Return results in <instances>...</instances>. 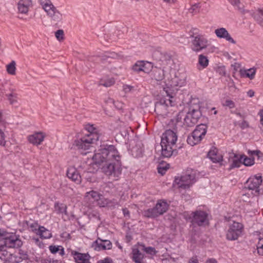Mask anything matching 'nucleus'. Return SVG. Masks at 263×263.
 Here are the masks:
<instances>
[{"instance_id": "7c9ffc66", "label": "nucleus", "mask_w": 263, "mask_h": 263, "mask_svg": "<svg viewBox=\"0 0 263 263\" xmlns=\"http://www.w3.org/2000/svg\"><path fill=\"white\" fill-rule=\"evenodd\" d=\"M100 195L96 191H90L87 192L85 196L86 200L89 201L90 202H93V201L98 200L100 199Z\"/></svg>"}, {"instance_id": "79ce46f5", "label": "nucleus", "mask_w": 263, "mask_h": 263, "mask_svg": "<svg viewBox=\"0 0 263 263\" xmlns=\"http://www.w3.org/2000/svg\"><path fill=\"white\" fill-rule=\"evenodd\" d=\"M192 116L191 114H188L186 117L184 118V122L187 126H192L194 124L197 119L196 118H193L192 120H190V118Z\"/></svg>"}, {"instance_id": "49530a36", "label": "nucleus", "mask_w": 263, "mask_h": 263, "mask_svg": "<svg viewBox=\"0 0 263 263\" xmlns=\"http://www.w3.org/2000/svg\"><path fill=\"white\" fill-rule=\"evenodd\" d=\"M248 154L251 155H255L258 159L263 160V154L259 151H249Z\"/></svg>"}, {"instance_id": "c03bdc74", "label": "nucleus", "mask_w": 263, "mask_h": 263, "mask_svg": "<svg viewBox=\"0 0 263 263\" xmlns=\"http://www.w3.org/2000/svg\"><path fill=\"white\" fill-rule=\"evenodd\" d=\"M64 31L62 29L58 30L55 32V36L56 39L60 42H61L63 41L64 37Z\"/></svg>"}, {"instance_id": "2eb2a0df", "label": "nucleus", "mask_w": 263, "mask_h": 263, "mask_svg": "<svg viewBox=\"0 0 263 263\" xmlns=\"http://www.w3.org/2000/svg\"><path fill=\"white\" fill-rule=\"evenodd\" d=\"M216 36L220 39H224L227 41L232 44H235L236 42L231 37L226 28L221 27L215 30Z\"/></svg>"}, {"instance_id": "1a4fd4ad", "label": "nucleus", "mask_w": 263, "mask_h": 263, "mask_svg": "<svg viewBox=\"0 0 263 263\" xmlns=\"http://www.w3.org/2000/svg\"><path fill=\"white\" fill-rule=\"evenodd\" d=\"M173 106V102L171 99L161 100L156 103L155 111L158 116L165 117L172 111Z\"/></svg>"}, {"instance_id": "f03ea898", "label": "nucleus", "mask_w": 263, "mask_h": 263, "mask_svg": "<svg viewBox=\"0 0 263 263\" xmlns=\"http://www.w3.org/2000/svg\"><path fill=\"white\" fill-rule=\"evenodd\" d=\"M170 126L172 129L166 130L161 136V154L164 157H170L174 151V147L177 140V126L174 121H172Z\"/></svg>"}, {"instance_id": "7ed1b4c3", "label": "nucleus", "mask_w": 263, "mask_h": 263, "mask_svg": "<svg viewBox=\"0 0 263 263\" xmlns=\"http://www.w3.org/2000/svg\"><path fill=\"white\" fill-rule=\"evenodd\" d=\"M173 64V61L170 57L162 55L160 59L155 62L154 67L151 71L150 77L152 80L156 81H163L166 73L171 70Z\"/></svg>"}, {"instance_id": "9d476101", "label": "nucleus", "mask_w": 263, "mask_h": 263, "mask_svg": "<svg viewBox=\"0 0 263 263\" xmlns=\"http://www.w3.org/2000/svg\"><path fill=\"white\" fill-rule=\"evenodd\" d=\"M0 237H4L6 247L9 248H18L22 245V241L14 234L8 233L0 229Z\"/></svg>"}, {"instance_id": "ddd939ff", "label": "nucleus", "mask_w": 263, "mask_h": 263, "mask_svg": "<svg viewBox=\"0 0 263 263\" xmlns=\"http://www.w3.org/2000/svg\"><path fill=\"white\" fill-rule=\"evenodd\" d=\"M262 182V177L260 174L251 176L248 179L247 182L248 183V188L250 190H255V192L258 193V187Z\"/></svg>"}, {"instance_id": "4d7b16f0", "label": "nucleus", "mask_w": 263, "mask_h": 263, "mask_svg": "<svg viewBox=\"0 0 263 263\" xmlns=\"http://www.w3.org/2000/svg\"><path fill=\"white\" fill-rule=\"evenodd\" d=\"M217 72L221 75H226V69L224 67H219L217 69Z\"/></svg>"}, {"instance_id": "6e6d98bb", "label": "nucleus", "mask_w": 263, "mask_h": 263, "mask_svg": "<svg viewBox=\"0 0 263 263\" xmlns=\"http://www.w3.org/2000/svg\"><path fill=\"white\" fill-rule=\"evenodd\" d=\"M6 247V243L4 237H0V251H2Z\"/></svg>"}, {"instance_id": "39448f33", "label": "nucleus", "mask_w": 263, "mask_h": 263, "mask_svg": "<svg viewBox=\"0 0 263 263\" xmlns=\"http://www.w3.org/2000/svg\"><path fill=\"white\" fill-rule=\"evenodd\" d=\"M168 208V204L166 201L160 200L154 208L145 211L144 215L147 217H156L166 212Z\"/></svg>"}, {"instance_id": "393cba45", "label": "nucleus", "mask_w": 263, "mask_h": 263, "mask_svg": "<svg viewBox=\"0 0 263 263\" xmlns=\"http://www.w3.org/2000/svg\"><path fill=\"white\" fill-rule=\"evenodd\" d=\"M40 4L47 14L54 10L56 8L50 0H40Z\"/></svg>"}, {"instance_id": "338daca9", "label": "nucleus", "mask_w": 263, "mask_h": 263, "mask_svg": "<svg viewBox=\"0 0 263 263\" xmlns=\"http://www.w3.org/2000/svg\"><path fill=\"white\" fill-rule=\"evenodd\" d=\"M189 263H199L196 258H192L189 260Z\"/></svg>"}, {"instance_id": "bb28decb", "label": "nucleus", "mask_w": 263, "mask_h": 263, "mask_svg": "<svg viewBox=\"0 0 263 263\" xmlns=\"http://www.w3.org/2000/svg\"><path fill=\"white\" fill-rule=\"evenodd\" d=\"M6 96L9 104L15 108H17L18 102L17 94L11 92Z\"/></svg>"}, {"instance_id": "6e6552de", "label": "nucleus", "mask_w": 263, "mask_h": 263, "mask_svg": "<svg viewBox=\"0 0 263 263\" xmlns=\"http://www.w3.org/2000/svg\"><path fill=\"white\" fill-rule=\"evenodd\" d=\"M243 226L239 222L230 221L226 237L228 240H235L241 235Z\"/></svg>"}, {"instance_id": "603ef678", "label": "nucleus", "mask_w": 263, "mask_h": 263, "mask_svg": "<svg viewBox=\"0 0 263 263\" xmlns=\"http://www.w3.org/2000/svg\"><path fill=\"white\" fill-rule=\"evenodd\" d=\"M6 143V141L5 140V134L4 132L0 129V145L4 146Z\"/></svg>"}, {"instance_id": "cd10ccee", "label": "nucleus", "mask_w": 263, "mask_h": 263, "mask_svg": "<svg viewBox=\"0 0 263 263\" xmlns=\"http://www.w3.org/2000/svg\"><path fill=\"white\" fill-rule=\"evenodd\" d=\"M193 132L202 140L206 133V127L204 124L199 125Z\"/></svg>"}, {"instance_id": "6ab92c4d", "label": "nucleus", "mask_w": 263, "mask_h": 263, "mask_svg": "<svg viewBox=\"0 0 263 263\" xmlns=\"http://www.w3.org/2000/svg\"><path fill=\"white\" fill-rule=\"evenodd\" d=\"M71 254L77 263H90V256L88 254H83L76 251H72Z\"/></svg>"}, {"instance_id": "f257e3e1", "label": "nucleus", "mask_w": 263, "mask_h": 263, "mask_svg": "<svg viewBox=\"0 0 263 263\" xmlns=\"http://www.w3.org/2000/svg\"><path fill=\"white\" fill-rule=\"evenodd\" d=\"M92 159L107 176L116 177L121 173L120 156L113 145L106 146L97 150Z\"/></svg>"}, {"instance_id": "423d86ee", "label": "nucleus", "mask_w": 263, "mask_h": 263, "mask_svg": "<svg viewBox=\"0 0 263 263\" xmlns=\"http://www.w3.org/2000/svg\"><path fill=\"white\" fill-rule=\"evenodd\" d=\"M190 219L193 226H205L209 224L208 215L203 211L197 210L193 212Z\"/></svg>"}, {"instance_id": "bf43d9fd", "label": "nucleus", "mask_w": 263, "mask_h": 263, "mask_svg": "<svg viewBox=\"0 0 263 263\" xmlns=\"http://www.w3.org/2000/svg\"><path fill=\"white\" fill-rule=\"evenodd\" d=\"M49 250L52 253H55L59 250V248L58 247L51 246H50Z\"/></svg>"}, {"instance_id": "b1692460", "label": "nucleus", "mask_w": 263, "mask_h": 263, "mask_svg": "<svg viewBox=\"0 0 263 263\" xmlns=\"http://www.w3.org/2000/svg\"><path fill=\"white\" fill-rule=\"evenodd\" d=\"M139 245L137 247L133 249V259L136 263H144L143 261L144 254L140 252Z\"/></svg>"}, {"instance_id": "5fc2aeb1", "label": "nucleus", "mask_w": 263, "mask_h": 263, "mask_svg": "<svg viewBox=\"0 0 263 263\" xmlns=\"http://www.w3.org/2000/svg\"><path fill=\"white\" fill-rule=\"evenodd\" d=\"M105 102L108 105L111 106V105H114V104H115L116 101L114 99L108 98L105 100Z\"/></svg>"}, {"instance_id": "864d4df0", "label": "nucleus", "mask_w": 263, "mask_h": 263, "mask_svg": "<svg viewBox=\"0 0 263 263\" xmlns=\"http://www.w3.org/2000/svg\"><path fill=\"white\" fill-rule=\"evenodd\" d=\"M97 263H112V260L109 257H106L103 259L100 260Z\"/></svg>"}, {"instance_id": "412c9836", "label": "nucleus", "mask_w": 263, "mask_h": 263, "mask_svg": "<svg viewBox=\"0 0 263 263\" xmlns=\"http://www.w3.org/2000/svg\"><path fill=\"white\" fill-rule=\"evenodd\" d=\"M243 157L236 155L234 154H230L229 158V162L231 164L230 168L238 167L240 166Z\"/></svg>"}, {"instance_id": "c85d7f7f", "label": "nucleus", "mask_w": 263, "mask_h": 263, "mask_svg": "<svg viewBox=\"0 0 263 263\" xmlns=\"http://www.w3.org/2000/svg\"><path fill=\"white\" fill-rule=\"evenodd\" d=\"M252 16L259 24L263 26V9L255 10L252 13Z\"/></svg>"}, {"instance_id": "5701e85b", "label": "nucleus", "mask_w": 263, "mask_h": 263, "mask_svg": "<svg viewBox=\"0 0 263 263\" xmlns=\"http://www.w3.org/2000/svg\"><path fill=\"white\" fill-rule=\"evenodd\" d=\"M209 158L213 162H220L222 160V155L218 152V149L215 148H212L208 153Z\"/></svg>"}, {"instance_id": "680f3d73", "label": "nucleus", "mask_w": 263, "mask_h": 263, "mask_svg": "<svg viewBox=\"0 0 263 263\" xmlns=\"http://www.w3.org/2000/svg\"><path fill=\"white\" fill-rule=\"evenodd\" d=\"M30 227L31 228H32V230L33 231H38V229H37V227H38V226H37V224H35V223H34V224H31L30 226Z\"/></svg>"}, {"instance_id": "c756f323", "label": "nucleus", "mask_w": 263, "mask_h": 263, "mask_svg": "<svg viewBox=\"0 0 263 263\" xmlns=\"http://www.w3.org/2000/svg\"><path fill=\"white\" fill-rule=\"evenodd\" d=\"M47 15L54 22H59L62 20V14L56 9L47 14Z\"/></svg>"}, {"instance_id": "a878e982", "label": "nucleus", "mask_w": 263, "mask_h": 263, "mask_svg": "<svg viewBox=\"0 0 263 263\" xmlns=\"http://www.w3.org/2000/svg\"><path fill=\"white\" fill-rule=\"evenodd\" d=\"M239 74L242 78H248L252 80L255 76L256 69L254 68H250L248 69H240Z\"/></svg>"}, {"instance_id": "58836bf2", "label": "nucleus", "mask_w": 263, "mask_h": 263, "mask_svg": "<svg viewBox=\"0 0 263 263\" xmlns=\"http://www.w3.org/2000/svg\"><path fill=\"white\" fill-rule=\"evenodd\" d=\"M229 2L234 7H237L238 10L242 13H245V10L243 7H240V0H228Z\"/></svg>"}, {"instance_id": "de8ad7c7", "label": "nucleus", "mask_w": 263, "mask_h": 263, "mask_svg": "<svg viewBox=\"0 0 263 263\" xmlns=\"http://www.w3.org/2000/svg\"><path fill=\"white\" fill-rule=\"evenodd\" d=\"M199 8V4H195L189 9V11L190 13L194 14L198 12Z\"/></svg>"}, {"instance_id": "69168bd1", "label": "nucleus", "mask_w": 263, "mask_h": 263, "mask_svg": "<svg viewBox=\"0 0 263 263\" xmlns=\"http://www.w3.org/2000/svg\"><path fill=\"white\" fill-rule=\"evenodd\" d=\"M123 213L125 216H129V212L126 209H123Z\"/></svg>"}, {"instance_id": "a211bd4d", "label": "nucleus", "mask_w": 263, "mask_h": 263, "mask_svg": "<svg viewBox=\"0 0 263 263\" xmlns=\"http://www.w3.org/2000/svg\"><path fill=\"white\" fill-rule=\"evenodd\" d=\"M163 89L167 96L172 98L179 90V87L176 83H166L163 87Z\"/></svg>"}, {"instance_id": "ea45409f", "label": "nucleus", "mask_w": 263, "mask_h": 263, "mask_svg": "<svg viewBox=\"0 0 263 263\" xmlns=\"http://www.w3.org/2000/svg\"><path fill=\"white\" fill-rule=\"evenodd\" d=\"M139 248L141 250L144 251L146 253L151 255H154L156 253L155 248L153 247H145L144 245L141 244L139 245Z\"/></svg>"}, {"instance_id": "0e129e2a", "label": "nucleus", "mask_w": 263, "mask_h": 263, "mask_svg": "<svg viewBox=\"0 0 263 263\" xmlns=\"http://www.w3.org/2000/svg\"><path fill=\"white\" fill-rule=\"evenodd\" d=\"M85 166H86V164H83L82 165H80L79 166H78V167L77 168L78 170V172H79L80 173L81 171L84 169Z\"/></svg>"}, {"instance_id": "dca6fc26", "label": "nucleus", "mask_w": 263, "mask_h": 263, "mask_svg": "<svg viewBox=\"0 0 263 263\" xmlns=\"http://www.w3.org/2000/svg\"><path fill=\"white\" fill-rule=\"evenodd\" d=\"M46 134L43 132H36L28 137L29 142L34 145H38L44 141Z\"/></svg>"}, {"instance_id": "20e7f679", "label": "nucleus", "mask_w": 263, "mask_h": 263, "mask_svg": "<svg viewBox=\"0 0 263 263\" xmlns=\"http://www.w3.org/2000/svg\"><path fill=\"white\" fill-rule=\"evenodd\" d=\"M98 141L97 136L90 137L86 135H84L80 138H77L74 140L73 145L80 150L81 153H83L85 151L90 149L92 147L93 144Z\"/></svg>"}, {"instance_id": "2f4dec72", "label": "nucleus", "mask_w": 263, "mask_h": 263, "mask_svg": "<svg viewBox=\"0 0 263 263\" xmlns=\"http://www.w3.org/2000/svg\"><path fill=\"white\" fill-rule=\"evenodd\" d=\"M36 233L38 234L42 238L47 239L51 237V233L50 231L43 227H39Z\"/></svg>"}, {"instance_id": "9b49d317", "label": "nucleus", "mask_w": 263, "mask_h": 263, "mask_svg": "<svg viewBox=\"0 0 263 263\" xmlns=\"http://www.w3.org/2000/svg\"><path fill=\"white\" fill-rule=\"evenodd\" d=\"M192 44L193 50L199 52L206 48L209 45V41L203 35H197L194 37Z\"/></svg>"}, {"instance_id": "052dcab7", "label": "nucleus", "mask_w": 263, "mask_h": 263, "mask_svg": "<svg viewBox=\"0 0 263 263\" xmlns=\"http://www.w3.org/2000/svg\"><path fill=\"white\" fill-rule=\"evenodd\" d=\"M114 106L118 109H121L122 108V104L118 101H116L115 104H114Z\"/></svg>"}, {"instance_id": "8fccbe9b", "label": "nucleus", "mask_w": 263, "mask_h": 263, "mask_svg": "<svg viewBox=\"0 0 263 263\" xmlns=\"http://www.w3.org/2000/svg\"><path fill=\"white\" fill-rule=\"evenodd\" d=\"M134 89V87L130 85L124 84L123 86V90L125 92H129Z\"/></svg>"}, {"instance_id": "37998d69", "label": "nucleus", "mask_w": 263, "mask_h": 263, "mask_svg": "<svg viewBox=\"0 0 263 263\" xmlns=\"http://www.w3.org/2000/svg\"><path fill=\"white\" fill-rule=\"evenodd\" d=\"M257 249L258 254L263 256V238H259L257 245Z\"/></svg>"}, {"instance_id": "774afa93", "label": "nucleus", "mask_w": 263, "mask_h": 263, "mask_svg": "<svg viewBox=\"0 0 263 263\" xmlns=\"http://www.w3.org/2000/svg\"><path fill=\"white\" fill-rule=\"evenodd\" d=\"M205 263H217V261L215 259L211 258L208 259L206 261Z\"/></svg>"}, {"instance_id": "13d9d810", "label": "nucleus", "mask_w": 263, "mask_h": 263, "mask_svg": "<svg viewBox=\"0 0 263 263\" xmlns=\"http://www.w3.org/2000/svg\"><path fill=\"white\" fill-rule=\"evenodd\" d=\"M231 67L233 68L234 73L235 71H237L239 68H240V65L238 63H234L233 64L231 65Z\"/></svg>"}, {"instance_id": "0eeeda50", "label": "nucleus", "mask_w": 263, "mask_h": 263, "mask_svg": "<svg viewBox=\"0 0 263 263\" xmlns=\"http://www.w3.org/2000/svg\"><path fill=\"white\" fill-rule=\"evenodd\" d=\"M195 173L193 172H188L180 177L175 179V182L178 188L181 189H189L194 182Z\"/></svg>"}, {"instance_id": "f8f14e48", "label": "nucleus", "mask_w": 263, "mask_h": 263, "mask_svg": "<svg viewBox=\"0 0 263 263\" xmlns=\"http://www.w3.org/2000/svg\"><path fill=\"white\" fill-rule=\"evenodd\" d=\"M32 6V0H18L17 3L18 13L21 15H27Z\"/></svg>"}, {"instance_id": "a18cd8bd", "label": "nucleus", "mask_w": 263, "mask_h": 263, "mask_svg": "<svg viewBox=\"0 0 263 263\" xmlns=\"http://www.w3.org/2000/svg\"><path fill=\"white\" fill-rule=\"evenodd\" d=\"M124 126V123L120 121H116L111 124V127L114 130H119Z\"/></svg>"}, {"instance_id": "09e8293b", "label": "nucleus", "mask_w": 263, "mask_h": 263, "mask_svg": "<svg viewBox=\"0 0 263 263\" xmlns=\"http://www.w3.org/2000/svg\"><path fill=\"white\" fill-rule=\"evenodd\" d=\"M223 105L227 106L230 108H234L235 106L234 102L232 100L229 99L226 100L225 102L223 104Z\"/></svg>"}, {"instance_id": "e2e57ef3", "label": "nucleus", "mask_w": 263, "mask_h": 263, "mask_svg": "<svg viewBox=\"0 0 263 263\" xmlns=\"http://www.w3.org/2000/svg\"><path fill=\"white\" fill-rule=\"evenodd\" d=\"M164 2L168 4H174L176 3L177 0H163Z\"/></svg>"}, {"instance_id": "f3484780", "label": "nucleus", "mask_w": 263, "mask_h": 263, "mask_svg": "<svg viewBox=\"0 0 263 263\" xmlns=\"http://www.w3.org/2000/svg\"><path fill=\"white\" fill-rule=\"evenodd\" d=\"M80 173L74 166H70L67 171V177L77 184H80L81 182V176Z\"/></svg>"}, {"instance_id": "3c124183", "label": "nucleus", "mask_w": 263, "mask_h": 263, "mask_svg": "<svg viewBox=\"0 0 263 263\" xmlns=\"http://www.w3.org/2000/svg\"><path fill=\"white\" fill-rule=\"evenodd\" d=\"M167 168L168 167H167L166 165L165 166H159L158 167V172L159 174L163 175L165 173V172Z\"/></svg>"}, {"instance_id": "4468645a", "label": "nucleus", "mask_w": 263, "mask_h": 263, "mask_svg": "<svg viewBox=\"0 0 263 263\" xmlns=\"http://www.w3.org/2000/svg\"><path fill=\"white\" fill-rule=\"evenodd\" d=\"M92 247L96 251L107 249L109 250L112 247V243L108 240H103L98 238L93 242Z\"/></svg>"}, {"instance_id": "4c0bfd02", "label": "nucleus", "mask_w": 263, "mask_h": 263, "mask_svg": "<svg viewBox=\"0 0 263 263\" xmlns=\"http://www.w3.org/2000/svg\"><path fill=\"white\" fill-rule=\"evenodd\" d=\"M143 63V61H137L132 67V69L133 71L139 73L142 72V65Z\"/></svg>"}, {"instance_id": "473e14b6", "label": "nucleus", "mask_w": 263, "mask_h": 263, "mask_svg": "<svg viewBox=\"0 0 263 263\" xmlns=\"http://www.w3.org/2000/svg\"><path fill=\"white\" fill-rule=\"evenodd\" d=\"M16 64L15 61H12L10 63L6 65V68L7 72L12 76H14L16 71Z\"/></svg>"}, {"instance_id": "72a5a7b5", "label": "nucleus", "mask_w": 263, "mask_h": 263, "mask_svg": "<svg viewBox=\"0 0 263 263\" xmlns=\"http://www.w3.org/2000/svg\"><path fill=\"white\" fill-rule=\"evenodd\" d=\"M155 63L143 61L142 71L145 73H149L154 67Z\"/></svg>"}, {"instance_id": "c9c22d12", "label": "nucleus", "mask_w": 263, "mask_h": 263, "mask_svg": "<svg viewBox=\"0 0 263 263\" xmlns=\"http://www.w3.org/2000/svg\"><path fill=\"white\" fill-rule=\"evenodd\" d=\"M54 208L55 211L58 213H64L65 214H67V206L66 205L62 204V203H56L54 205Z\"/></svg>"}, {"instance_id": "f704fd0d", "label": "nucleus", "mask_w": 263, "mask_h": 263, "mask_svg": "<svg viewBox=\"0 0 263 263\" xmlns=\"http://www.w3.org/2000/svg\"><path fill=\"white\" fill-rule=\"evenodd\" d=\"M201 139L198 138V136L195 135L193 132L192 135L188 137L187 141L188 144L192 146H194L200 142Z\"/></svg>"}, {"instance_id": "a19ab883", "label": "nucleus", "mask_w": 263, "mask_h": 263, "mask_svg": "<svg viewBox=\"0 0 263 263\" xmlns=\"http://www.w3.org/2000/svg\"><path fill=\"white\" fill-rule=\"evenodd\" d=\"M243 157L242 161L243 163L246 166H251L254 164V159L252 158H248L245 156H241Z\"/></svg>"}, {"instance_id": "e433bc0d", "label": "nucleus", "mask_w": 263, "mask_h": 263, "mask_svg": "<svg viewBox=\"0 0 263 263\" xmlns=\"http://www.w3.org/2000/svg\"><path fill=\"white\" fill-rule=\"evenodd\" d=\"M198 63L203 68H205L209 64V60L206 57L202 54H200L199 55Z\"/></svg>"}, {"instance_id": "aec40b11", "label": "nucleus", "mask_w": 263, "mask_h": 263, "mask_svg": "<svg viewBox=\"0 0 263 263\" xmlns=\"http://www.w3.org/2000/svg\"><path fill=\"white\" fill-rule=\"evenodd\" d=\"M85 128L89 133L88 134H86V135L89 136L91 138L93 136L95 137V136H97V140H99L101 135V133L98 128L95 126L94 125L88 124L85 125Z\"/></svg>"}, {"instance_id": "4be33fe9", "label": "nucleus", "mask_w": 263, "mask_h": 263, "mask_svg": "<svg viewBox=\"0 0 263 263\" xmlns=\"http://www.w3.org/2000/svg\"><path fill=\"white\" fill-rule=\"evenodd\" d=\"M98 204L101 207L108 206L111 208H114L118 204V202L115 200H109L104 198L102 196H100V199L97 200Z\"/></svg>"}]
</instances>
